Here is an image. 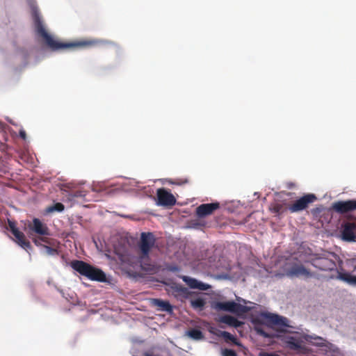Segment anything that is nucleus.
I'll return each instance as SVG.
<instances>
[{
  "instance_id": "6e6552de",
  "label": "nucleus",
  "mask_w": 356,
  "mask_h": 356,
  "mask_svg": "<svg viewBox=\"0 0 356 356\" xmlns=\"http://www.w3.org/2000/svg\"><path fill=\"white\" fill-rule=\"evenodd\" d=\"M157 204L163 207H172L176 204V198L167 189L161 188L156 191Z\"/></svg>"
},
{
  "instance_id": "f03ea898",
  "label": "nucleus",
  "mask_w": 356,
  "mask_h": 356,
  "mask_svg": "<svg viewBox=\"0 0 356 356\" xmlns=\"http://www.w3.org/2000/svg\"><path fill=\"white\" fill-rule=\"evenodd\" d=\"M280 331L284 333L296 334V336H280L279 338L286 348L293 350L298 354H307L309 352V349L304 344V341H307L319 346L323 344L324 339L320 337L300 333L288 330H280Z\"/></svg>"
},
{
  "instance_id": "2eb2a0df",
  "label": "nucleus",
  "mask_w": 356,
  "mask_h": 356,
  "mask_svg": "<svg viewBox=\"0 0 356 356\" xmlns=\"http://www.w3.org/2000/svg\"><path fill=\"white\" fill-rule=\"evenodd\" d=\"M266 319L270 323L275 325L293 327L292 326L289 325V320L287 318L280 316L278 314H268V315H266Z\"/></svg>"
},
{
  "instance_id": "ddd939ff",
  "label": "nucleus",
  "mask_w": 356,
  "mask_h": 356,
  "mask_svg": "<svg viewBox=\"0 0 356 356\" xmlns=\"http://www.w3.org/2000/svg\"><path fill=\"white\" fill-rule=\"evenodd\" d=\"M50 235H44L40 236L31 237L33 243L38 246H43V245L49 246H59V242L53 238L49 237Z\"/></svg>"
},
{
  "instance_id": "2f4dec72",
  "label": "nucleus",
  "mask_w": 356,
  "mask_h": 356,
  "mask_svg": "<svg viewBox=\"0 0 356 356\" xmlns=\"http://www.w3.org/2000/svg\"><path fill=\"white\" fill-rule=\"evenodd\" d=\"M294 186V184H290L289 187L291 188V187H292V186Z\"/></svg>"
},
{
  "instance_id": "f3484780",
  "label": "nucleus",
  "mask_w": 356,
  "mask_h": 356,
  "mask_svg": "<svg viewBox=\"0 0 356 356\" xmlns=\"http://www.w3.org/2000/svg\"><path fill=\"white\" fill-rule=\"evenodd\" d=\"M13 235L15 238V241L19 246H21L26 250L31 249L32 247L31 243L26 238V236L23 232H22L21 231L15 232V233Z\"/></svg>"
},
{
  "instance_id": "c756f323",
  "label": "nucleus",
  "mask_w": 356,
  "mask_h": 356,
  "mask_svg": "<svg viewBox=\"0 0 356 356\" xmlns=\"http://www.w3.org/2000/svg\"><path fill=\"white\" fill-rule=\"evenodd\" d=\"M259 356H280L276 353H266V352H261Z\"/></svg>"
},
{
  "instance_id": "f8f14e48",
  "label": "nucleus",
  "mask_w": 356,
  "mask_h": 356,
  "mask_svg": "<svg viewBox=\"0 0 356 356\" xmlns=\"http://www.w3.org/2000/svg\"><path fill=\"white\" fill-rule=\"evenodd\" d=\"M356 224L354 222H346L344 224L342 230V238L346 241H355Z\"/></svg>"
},
{
  "instance_id": "412c9836",
  "label": "nucleus",
  "mask_w": 356,
  "mask_h": 356,
  "mask_svg": "<svg viewBox=\"0 0 356 356\" xmlns=\"http://www.w3.org/2000/svg\"><path fill=\"white\" fill-rule=\"evenodd\" d=\"M270 210L275 214L280 216L289 210L288 204L284 203H275L270 206Z\"/></svg>"
},
{
  "instance_id": "a211bd4d",
  "label": "nucleus",
  "mask_w": 356,
  "mask_h": 356,
  "mask_svg": "<svg viewBox=\"0 0 356 356\" xmlns=\"http://www.w3.org/2000/svg\"><path fill=\"white\" fill-rule=\"evenodd\" d=\"M219 321L235 328L239 327L243 324V322L238 321L236 318L229 315L221 316Z\"/></svg>"
},
{
  "instance_id": "4be33fe9",
  "label": "nucleus",
  "mask_w": 356,
  "mask_h": 356,
  "mask_svg": "<svg viewBox=\"0 0 356 356\" xmlns=\"http://www.w3.org/2000/svg\"><path fill=\"white\" fill-rule=\"evenodd\" d=\"M219 337H221L225 339L226 341H231L235 345H239L237 339L236 337L232 335L228 332L226 331H220L219 334H218Z\"/></svg>"
},
{
  "instance_id": "39448f33",
  "label": "nucleus",
  "mask_w": 356,
  "mask_h": 356,
  "mask_svg": "<svg viewBox=\"0 0 356 356\" xmlns=\"http://www.w3.org/2000/svg\"><path fill=\"white\" fill-rule=\"evenodd\" d=\"M316 200L314 194L308 193L288 204V209L291 213H298L308 208L309 205Z\"/></svg>"
},
{
  "instance_id": "cd10ccee",
  "label": "nucleus",
  "mask_w": 356,
  "mask_h": 356,
  "mask_svg": "<svg viewBox=\"0 0 356 356\" xmlns=\"http://www.w3.org/2000/svg\"><path fill=\"white\" fill-rule=\"evenodd\" d=\"M223 356H237V354L233 350L225 349L223 351Z\"/></svg>"
},
{
  "instance_id": "5701e85b",
  "label": "nucleus",
  "mask_w": 356,
  "mask_h": 356,
  "mask_svg": "<svg viewBox=\"0 0 356 356\" xmlns=\"http://www.w3.org/2000/svg\"><path fill=\"white\" fill-rule=\"evenodd\" d=\"M188 335L195 340L202 339L204 338V335L202 332L198 329H192L188 331Z\"/></svg>"
},
{
  "instance_id": "dca6fc26",
  "label": "nucleus",
  "mask_w": 356,
  "mask_h": 356,
  "mask_svg": "<svg viewBox=\"0 0 356 356\" xmlns=\"http://www.w3.org/2000/svg\"><path fill=\"white\" fill-rule=\"evenodd\" d=\"M183 280L191 289L205 291L210 288L209 284L201 282L195 278H192L188 276H184Z\"/></svg>"
},
{
  "instance_id": "20e7f679",
  "label": "nucleus",
  "mask_w": 356,
  "mask_h": 356,
  "mask_svg": "<svg viewBox=\"0 0 356 356\" xmlns=\"http://www.w3.org/2000/svg\"><path fill=\"white\" fill-rule=\"evenodd\" d=\"M337 256L331 252L314 255L310 262L315 268L323 271H332L337 268Z\"/></svg>"
},
{
  "instance_id": "0eeeda50",
  "label": "nucleus",
  "mask_w": 356,
  "mask_h": 356,
  "mask_svg": "<svg viewBox=\"0 0 356 356\" xmlns=\"http://www.w3.org/2000/svg\"><path fill=\"white\" fill-rule=\"evenodd\" d=\"M29 228L32 237L51 235L48 226L39 218H33L32 223L29 225Z\"/></svg>"
},
{
  "instance_id": "c85d7f7f",
  "label": "nucleus",
  "mask_w": 356,
  "mask_h": 356,
  "mask_svg": "<svg viewBox=\"0 0 356 356\" xmlns=\"http://www.w3.org/2000/svg\"><path fill=\"white\" fill-rule=\"evenodd\" d=\"M257 332L259 335L263 336V337H266V338L272 337V336L270 334H269L268 333L266 332L263 329H261V328H257Z\"/></svg>"
},
{
  "instance_id": "4468645a",
  "label": "nucleus",
  "mask_w": 356,
  "mask_h": 356,
  "mask_svg": "<svg viewBox=\"0 0 356 356\" xmlns=\"http://www.w3.org/2000/svg\"><path fill=\"white\" fill-rule=\"evenodd\" d=\"M287 275L289 277H309L312 276V273L304 267L302 265L296 264L293 266L289 270L287 271Z\"/></svg>"
},
{
  "instance_id": "bb28decb",
  "label": "nucleus",
  "mask_w": 356,
  "mask_h": 356,
  "mask_svg": "<svg viewBox=\"0 0 356 356\" xmlns=\"http://www.w3.org/2000/svg\"><path fill=\"white\" fill-rule=\"evenodd\" d=\"M8 226H9V228L11 231V232L13 233V234H14L15 233V232H19V230L16 227V223L15 222L13 221V220H8Z\"/></svg>"
},
{
  "instance_id": "b1692460",
  "label": "nucleus",
  "mask_w": 356,
  "mask_h": 356,
  "mask_svg": "<svg viewBox=\"0 0 356 356\" xmlns=\"http://www.w3.org/2000/svg\"><path fill=\"white\" fill-rule=\"evenodd\" d=\"M191 303V306L194 309H202L206 304L204 300L201 298H197L195 300H192Z\"/></svg>"
},
{
  "instance_id": "f257e3e1",
  "label": "nucleus",
  "mask_w": 356,
  "mask_h": 356,
  "mask_svg": "<svg viewBox=\"0 0 356 356\" xmlns=\"http://www.w3.org/2000/svg\"><path fill=\"white\" fill-rule=\"evenodd\" d=\"M33 18L37 34L43 39L45 44L53 51L63 49H81L95 47L115 45V43L111 41L93 38H83L66 42L56 40L45 30L40 13L36 9L33 10Z\"/></svg>"
},
{
  "instance_id": "393cba45",
  "label": "nucleus",
  "mask_w": 356,
  "mask_h": 356,
  "mask_svg": "<svg viewBox=\"0 0 356 356\" xmlns=\"http://www.w3.org/2000/svg\"><path fill=\"white\" fill-rule=\"evenodd\" d=\"M64 209H65V206L63 204H62L60 202H57V203L54 204V205L49 207L47 209V211L50 213L54 212V211L61 212L64 210Z\"/></svg>"
},
{
  "instance_id": "6ab92c4d",
  "label": "nucleus",
  "mask_w": 356,
  "mask_h": 356,
  "mask_svg": "<svg viewBox=\"0 0 356 356\" xmlns=\"http://www.w3.org/2000/svg\"><path fill=\"white\" fill-rule=\"evenodd\" d=\"M152 302L153 305L159 307L161 311L167 312L168 313L172 312V307L168 301L161 299H152Z\"/></svg>"
},
{
  "instance_id": "1a4fd4ad",
  "label": "nucleus",
  "mask_w": 356,
  "mask_h": 356,
  "mask_svg": "<svg viewBox=\"0 0 356 356\" xmlns=\"http://www.w3.org/2000/svg\"><path fill=\"white\" fill-rule=\"evenodd\" d=\"M155 238L151 232H143L140 236V250L143 257H147L151 248L154 245Z\"/></svg>"
},
{
  "instance_id": "9b49d317",
  "label": "nucleus",
  "mask_w": 356,
  "mask_h": 356,
  "mask_svg": "<svg viewBox=\"0 0 356 356\" xmlns=\"http://www.w3.org/2000/svg\"><path fill=\"white\" fill-rule=\"evenodd\" d=\"M219 207L220 204L218 202L202 204L197 207L196 214L198 217L203 218L212 214Z\"/></svg>"
},
{
  "instance_id": "9d476101",
  "label": "nucleus",
  "mask_w": 356,
  "mask_h": 356,
  "mask_svg": "<svg viewBox=\"0 0 356 356\" xmlns=\"http://www.w3.org/2000/svg\"><path fill=\"white\" fill-rule=\"evenodd\" d=\"M332 208L339 213H346L356 209V200L338 201L334 202Z\"/></svg>"
},
{
  "instance_id": "423d86ee",
  "label": "nucleus",
  "mask_w": 356,
  "mask_h": 356,
  "mask_svg": "<svg viewBox=\"0 0 356 356\" xmlns=\"http://www.w3.org/2000/svg\"><path fill=\"white\" fill-rule=\"evenodd\" d=\"M215 307L218 310L229 312L237 315L245 314L249 311L248 307L234 301L218 302Z\"/></svg>"
},
{
  "instance_id": "7c9ffc66",
  "label": "nucleus",
  "mask_w": 356,
  "mask_h": 356,
  "mask_svg": "<svg viewBox=\"0 0 356 356\" xmlns=\"http://www.w3.org/2000/svg\"><path fill=\"white\" fill-rule=\"evenodd\" d=\"M19 134L20 138H22L23 140L26 139V134L24 129L19 130Z\"/></svg>"
},
{
  "instance_id": "aec40b11",
  "label": "nucleus",
  "mask_w": 356,
  "mask_h": 356,
  "mask_svg": "<svg viewBox=\"0 0 356 356\" xmlns=\"http://www.w3.org/2000/svg\"><path fill=\"white\" fill-rule=\"evenodd\" d=\"M338 275L337 278L347 282L348 284L350 285H353L356 286V276L353 275L349 273H341L337 272Z\"/></svg>"
},
{
  "instance_id": "a878e982",
  "label": "nucleus",
  "mask_w": 356,
  "mask_h": 356,
  "mask_svg": "<svg viewBox=\"0 0 356 356\" xmlns=\"http://www.w3.org/2000/svg\"><path fill=\"white\" fill-rule=\"evenodd\" d=\"M42 248L45 249V252L48 255H57L58 254V248L59 246H49L43 245V246H41Z\"/></svg>"
},
{
  "instance_id": "7ed1b4c3",
  "label": "nucleus",
  "mask_w": 356,
  "mask_h": 356,
  "mask_svg": "<svg viewBox=\"0 0 356 356\" xmlns=\"http://www.w3.org/2000/svg\"><path fill=\"white\" fill-rule=\"evenodd\" d=\"M71 267L81 275L92 281L104 282L106 281V274L99 268L81 260H74L71 262Z\"/></svg>"
}]
</instances>
